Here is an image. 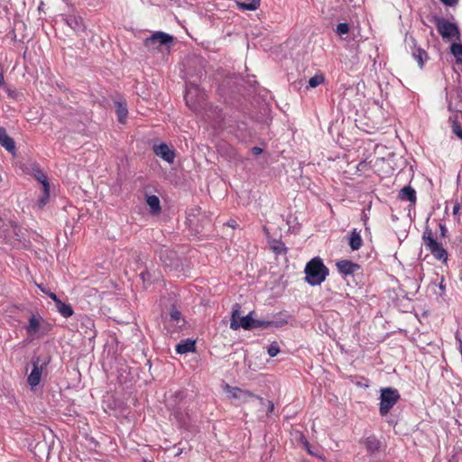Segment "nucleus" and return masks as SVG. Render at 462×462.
I'll list each match as a JSON object with an SVG mask.
<instances>
[{
	"label": "nucleus",
	"instance_id": "1",
	"mask_svg": "<svg viewBox=\"0 0 462 462\" xmlns=\"http://www.w3.org/2000/svg\"><path fill=\"white\" fill-rule=\"evenodd\" d=\"M421 239L426 250L432 254L435 260L441 262L442 263H448V253L443 245L435 238L430 226H425Z\"/></svg>",
	"mask_w": 462,
	"mask_h": 462
},
{
	"label": "nucleus",
	"instance_id": "2",
	"mask_svg": "<svg viewBox=\"0 0 462 462\" xmlns=\"http://www.w3.org/2000/svg\"><path fill=\"white\" fill-rule=\"evenodd\" d=\"M305 280L311 285L321 284L328 275V269L319 257L311 259L305 266Z\"/></svg>",
	"mask_w": 462,
	"mask_h": 462
},
{
	"label": "nucleus",
	"instance_id": "3",
	"mask_svg": "<svg viewBox=\"0 0 462 462\" xmlns=\"http://www.w3.org/2000/svg\"><path fill=\"white\" fill-rule=\"evenodd\" d=\"M401 395L397 389L387 387L381 390L379 412L381 416H386L390 410L398 402Z\"/></svg>",
	"mask_w": 462,
	"mask_h": 462
},
{
	"label": "nucleus",
	"instance_id": "4",
	"mask_svg": "<svg viewBox=\"0 0 462 462\" xmlns=\"http://www.w3.org/2000/svg\"><path fill=\"white\" fill-rule=\"evenodd\" d=\"M240 305L236 303L233 306L232 315L230 319V328L233 330H237L240 328L249 330L254 328V319H253L254 311H251L245 317H240Z\"/></svg>",
	"mask_w": 462,
	"mask_h": 462
},
{
	"label": "nucleus",
	"instance_id": "5",
	"mask_svg": "<svg viewBox=\"0 0 462 462\" xmlns=\"http://www.w3.org/2000/svg\"><path fill=\"white\" fill-rule=\"evenodd\" d=\"M434 22L439 33L444 40H460V32L457 24L439 17H436Z\"/></svg>",
	"mask_w": 462,
	"mask_h": 462
},
{
	"label": "nucleus",
	"instance_id": "6",
	"mask_svg": "<svg viewBox=\"0 0 462 462\" xmlns=\"http://www.w3.org/2000/svg\"><path fill=\"white\" fill-rule=\"evenodd\" d=\"M173 42V37L163 32H153L143 42L144 46L152 51H160L162 46L170 47Z\"/></svg>",
	"mask_w": 462,
	"mask_h": 462
},
{
	"label": "nucleus",
	"instance_id": "7",
	"mask_svg": "<svg viewBox=\"0 0 462 462\" xmlns=\"http://www.w3.org/2000/svg\"><path fill=\"white\" fill-rule=\"evenodd\" d=\"M51 358L47 357L45 360H42L40 356L32 358V369L28 376V383L32 388L37 386L42 379V370L50 363Z\"/></svg>",
	"mask_w": 462,
	"mask_h": 462
},
{
	"label": "nucleus",
	"instance_id": "8",
	"mask_svg": "<svg viewBox=\"0 0 462 462\" xmlns=\"http://www.w3.org/2000/svg\"><path fill=\"white\" fill-rule=\"evenodd\" d=\"M33 176L42 185V194L37 201L39 208H42L48 203L50 199V183L47 176L38 167L33 169Z\"/></svg>",
	"mask_w": 462,
	"mask_h": 462
},
{
	"label": "nucleus",
	"instance_id": "9",
	"mask_svg": "<svg viewBox=\"0 0 462 462\" xmlns=\"http://www.w3.org/2000/svg\"><path fill=\"white\" fill-rule=\"evenodd\" d=\"M225 390L229 393L231 398L237 399L242 402H249L252 399H257L261 403H263V399L262 397L255 395L250 391L243 390L238 387H232L228 384L226 385Z\"/></svg>",
	"mask_w": 462,
	"mask_h": 462
},
{
	"label": "nucleus",
	"instance_id": "10",
	"mask_svg": "<svg viewBox=\"0 0 462 462\" xmlns=\"http://www.w3.org/2000/svg\"><path fill=\"white\" fill-rule=\"evenodd\" d=\"M187 220L191 227H193L196 232H200L199 226L202 228L210 224V219L205 215L202 214L200 208L191 209L188 214Z\"/></svg>",
	"mask_w": 462,
	"mask_h": 462
},
{
	"label": "nucleus",
	"instance_id": "11",
	"mask_svg": "<svg viewBox=\"0 0 462 462\" xmlns=\"http://www.w3.org/2000/svg\"><path fill=\"white\" fill-rule=\"evenodd\" d=\"M336 266L343 275H352L361 268L358 263L349 260H340L337 262Z\"/></svg>",
	"mask_w": 462,
	"mask_h": 462
},
{
	"label": "nucleus",
	"instance_id": "12",
	"mask_svg": "<svg viewBox=\"0 0 462 462\" xmlns=\"http://www.w3.org/2000/svg\"><path fill=\"white\" fill-rule=\"evenodd\" d=\"M153 152L157 156L161 157L162 159H163L165 162H167L169 163H172L174 162L175 153L165 143L154 145Z\"/></svg>",
	"mask_w": 462,
	"mask_h": 462
},
{
	"label": "nucleus",
	"instance_id": "13",
	"mask_svg": "<svg viewBox=\"0 0 462 462\" xmlns=\"http://www.w3.org/2000/svg\"><path fill=\"white\" fill-rule=\"evenodd\" d=\"M0 145L12 154L15 153V143L5 127H0Z\"/></svg>",
	"mask_w": 462,
	"mask_h": 462
},
{
	"label": "nucleus",
	"instance_id": "14",
	"mask_svg": "<svg viewBox=\"0 0 462 462\" xmlns=\"http://www.w3.org/2000/svg\"><path fill=\"white\" fill-rule=\"evenodd\" d=\"M287 324V321L282 319L265 320V319H255L254 323V328H281Z\"/></svg>",
	"mask_w": 462,
	"mask_h": 462
},
{
	"label": "nucleus",
	"instance_id": "15",
	"mask_svg": "<svg viewBox=\"0 0 462 462\" xmlns=\"http://www.w3.org/2000/svg\"><path fill=\"white\" fill-rule=\"evenodd\" d=\"M348 245L352 251H357L363 246V238L361 231L354 228L350 231L348 236Z\"/></svg>",
	"mask_w": 462,
	"mask_h": 462
},
{
	"label": "nucleus",
	"instance_id": "16",
	"mask_svg": "<svg viewBox=\"0 0 462 462\" xmlns=\"http://www.w3.org/2000/svg\"><path fill=\"white\" fill-rule=\"evenodd\" d=\"M42 319L35 315H32L29 319L28 324L25 326V329L29 335H35L39 332L41 328V322Z\"/></svg>",
	"mask_w": 462,
	"mask_h": 462
},
{
	"label": "nucleus",
	"instance_id": "17",
	"mask_svg": "<svg viewBox=\"0 0 462 462\" xmlns=\"http://www.w3.org/2000/svg\"><path fill=\"white\" fill-rule=\"evenodd\" d=\"M66 23L76 32L84 30L83 20L79 16L71 15L65 19Z\"/></svg>",
	"mask_w": 462,
	"mask_h": 462
},
{
	"label": "nucleus",
	"instance_id": "18",
	"mask_svg": "<svg viewBox=\"0 0 462 462\" xmlns=\"http://www.w3.org/2000/svg\"><path fill=\"white\" fill-rule=\"evenodd\" d=\"M399 198L402 200L410 201L412 204L416 202V191L411 186L403 187L399 193Z\"/></svg>",
	"mask_w": 462,
	"mask_h": 462
},
{
	"label": "nucleus",
	"instance_id": "19",
	"mask_svg": "<svg viewBox=\"0 0 462 462\" xmlns=\"http://www.w3.org/2000/svg\"><path fill=\"white\" fill-rule=\"evenodd\" d=\"M364 444L370 454L377 452L381 448V442L374 436L367 437Z\"/></svg>",
	"mask_w": 462,
	"mask_h": 462
},
{
	"label": "nucleus",
	"instance_id": "20",
	"mask_svg": "<svg viewBox=\"0 0 462 462\" xmlns=\"http://www.w3.org/2000/svg\"><path fill=\"white\" fill-rule=\"evenodd\" d=\"M195 347V341L191 339H187L177 345L176 351L178 354H186L189 352H194Z\"/></svg>",
	"mask_w": 462,
	"mask_h": 462
},
{
	"label": "nucleus",
	"instance_id": "21",
	"mask_svg": "<svg viewBox=\"0 0 462 462\" xmlns=\"http://www.w3.org/2000/svg\"><path fill=\"white\" fill-rule=\"evenodd\" d=\"M146 203L150 207L151 213L159 214L161 212L160 199L155 195H150L146 198Z\"/></svg>",
	"mask_w": 462,
	"mask_h": 462
},
{
	"label": "nucleus",
	"instance_id": "22",
	"mask_svg": "<svg viewBox=\"0 0 462 462\" xmlns=\"http://www.w3.org/2000/svg\"><path fill=\"white\" fill-rule=\"evenodd\" d=\"M116 108L118 121L124 124L128 115L126 103L121 101L116 102Z\"/></svg>",
	"mask_w": 462,
	"mask_h": 462
},
{
	"label": "nucleus",
	"instance_id": "23",
	"mask_svg": "<svg viewBox=\"0 0 462 462\" xmlns=\"http://www.w3.org/2000/svg\"><path fill=\"white\" fill-rule=\"evenodd\" d=\"M199 89L196 86L189 87L186 91V95H185L186 103L188 106H189L193 109L197 108L196 104L193 103V97H195V95L199 94Z\"/></svg>",
	"mask_w": 462,
	"mask_h": 462
},
{
	"label": "nucleus",
	"instance_id": "24",
	"mask_svg": "<svg viewBox=\"0 0 462 462\" xmlns=\"http://www.w3.org/2000/svg\"><path fill=\"white\" fill-rule=\"evenodd\" d=\"M57 310L60 312L61 316L64 318L71 317L74 313L70 305L63 302L62 300L59 301L56 305Z\"/></svg>",
	"mask_w": 462,
	"mask_h": 462
},
{
	"label": "nucleus",
	"instance_id": "25",
	"mask_svg": "<svg viewBox=\"0 0 462 462\" xmlns=\"http://www.w3.org/2000/svg\"><path fill=\"white\" fill-rule=\"evenodd\" d=\"M412 56L414 57V59L417 60L420 68H422L423 65H424V60L428 58V54L427 52L420 49V48H417L413 52H412Z\"/></svg>",
	"mask_w": 462,
	"mask_h": 462
},
{
	"label": "nucleus",
	"instance_id": "26",
	"mask_svg": "<svg viewBox=\"0 0 462 462\" xmlns=\"http://www.w3.org/2000/svg\"><path fill=\"white\" fill-rule=\"evenodd\" d=\"M261 0H251L250 3H239L238 5L243 10L254 11L260 5Z\"/></svg>",
	"mask_w": 462,
	"mask_h": 462
},
{
	"label": "nucleus",
	"instance_id": "27",
	"mask_svg": "<svg viewBox=\"0 0 462 462\" xmlns=\"http://www.w3.org/2000/svg\"><path fill=\"white\" fill-rule=\"evenodd\" d=\"M451 52L457 61H462V44L454 42L450 47Z\"/></svg>",
	"mask_w": 462,
	"mask_h": 462
},
{
	"label": "nucleus",
	"instance_id": "28",
	"mask_svg": "<svg viewBox=\"0 0 462 462\" xmlns=\"http://www.w3.org/2000/svg\"><path fill=\"white\" fill-rule=\"evenodd\" d=\"M325 80V78L321 74H317L310 79L309 80V87L310 88H316L319 86L321 83H323Z\"/></svg>",
	"mask_w": 462,
	"mask_h": 462
},
{
	"label": "nucleus",
	"instance_id": "29",
	"mask_svg": "<svg viewBox=\"0 0 462 462\" xmlns=\"http://www.w3.org/2000/svg\"><path fill=\"white\" fill-rule=\"evenodd\" d=\"M450 121L452 123V131L453 133L459 138L462 140V127L460 126V125L457 123V119L454 118H450Z\"/></svg>",
	"mask_w": 462,
	"mask_h": 462
},
{
	"label": "nucleus",
	"instance_id": "30",
	"mask_svg": "<svg viewBox=\"0 0 462 462\" xmlns=\"http://www.w3.org/2000/svg\"><path fill=\"white\" fill-rule=\"evenodd\" d=\"M170 318L171 321L179 323L181 319V313L173 306L170 310Z\"/></svg>",
	"mask_w": 462,
	"mask_h": 462
},
{
	"label": "nucleus",
	"instance_id": "31",
	"mask_svg": "<svg viewBox=\"0 0 462 462\" xmlns=\"http://www.w3.org/2000/svg\"><path fill=\"white\" fill-rule=\"evenodd\" d=\"M267 352L271 357L276 356L278 355V353L280 352V347H279L278 344L276 342H273L269 346Z\"/></svg>",
	"mask_w": 462,
	"mask_h": 462
},
{
	"label": "nucleus",
	"instance_id": "32",
	"mask_svg": "<svg viewBox=\"0 0 462 462\" xmlns=\"http://www.w3.org/2000/svg\"><path fill=\"white\" fill-rule=\"evenodd\" d=\"M336 32L339 35L346 34L349 32V25L346 23H340L337 24Z\"/></svg>",
	"mask_w": 462,
	"mask_h": 462
},
{
	"label": "nucleus",
	"instance_id": "33",
	"mask_svg": "<svg viewBox=\"0 0 462 462\" xmlns=\"http://www.w3.org/2000/svg\"><path fill=\"white\" fill-rule=\"evenodd\" d=\"M273 251L277 254H282L286 252V248L282 243L278 242V244L273 246Z\"/></svg>",
	"mask_w": 462,
	"mask_h": 462
},
{
	"label": "nucleus",
	"instance_id": "34",
	"mask_svg": "<svg viewBox=\"0 0 462 462\" xmlns=\"http://www.w3.org/2000/svg\"><path fill=\"white\" fill-rule=\"evenodd\" d=\"M439 236H440V237L445 238L447 236V234H448V229H447L445 224L439 223Z\"/></svg>",
	"mask_w": 462,
	"mask_h": 462
},
{
	"label": "nucleus",
	"instance_id": "35",
	"mask_svg": "<svg viewBox=\"0 0 462 462\" xmlns=\"http://www.w3.org/2000/svg\"><path fill=\"white\" fill-rule=\"evenodd\" d=\"M3 87L5 88V90H6L7 94H8V96H9L10 97L14 98V99H16V98H17V97H18V93H17L16 91H14V90H12V89L8 88L5 85V86H3Z\"/></svg>",
	"mask_w": 462,
	"mask_h": 462
},
{
	"label": "nucleus",
	"instance_id": "36",
	"mask_svg": "<svg viewBox=\"0 0 462 462\" xmlns=\"http://www.w3.org/2000/svg\"><path fill=\"white\" fill-rule=\"evenodd\" d=\"M361 220L363 221V223H364V225L365 226V229H368V227H367L368 216L365 213V211L362 212V214H361Z\"/></svg>",
	"mask_w": 462,
	"mask_h": 462
},
{
	"label": "nucleus",
	"instance_id": "37",
	"mask_svg": "<svg viewBox=\"0 0 462 462\" xmlns=\"http://www.w3.org/2000/svg\"><path fill=\"white\" fill-rule=\"evenodd\" d=\"M48 296L55 302V305H57L58 302L61 300L54 292L50 291Z\"/></svg>",
	"mask_w": 462,
	"mask_h": 462
},
{
	"label": "nucleus",
	"instance_id": "38",
	"mask_svg": "<svg viewBox=\"0 0 462 462\" xmlns=\"http://www.w3.org/2000/svg\"><path fill=\"white\" fill-rule=\"evenodd\" d=\"M444 5L448 6L455 5L458 0H440Z\"/></svg>",
	"mask_w": 462,
	"mask_h": 462
},
{
	"label": "nucleus",
	"instance_id": "39",
	"mask_svg": "<svg viewBox=\"0 0 462 462\" xmlns=\"http://www.w3.org/2000/svg\"><path fill=\"white\" fill-rule=\"evenodd\" d=\"M252 152L254 154V155H259L263 152V149L260 148V147H257V146H254L252 148Z\"/></svg>",
	"mask_w": 462,
	"mask_h": 462
},
{
	"label": "nucleus",
	"instance_id": "40",
	"mask_svg": "<svg viewBox=\"0 0 462 462\" xmlns=\"http://www.w3.org/2000/svg\"><path fill=\"white\" fill-rule=\"evenodd\" d=\"M38 287L42 292L46 293L47 295L50 292V291H48L42 284H38Z\"/></svg>",
	"mask_w": 462,
	"mask_h": 462
},
{
	"label": "nucleus",
	"instance_id": "41",
	"mask_svg": "<svg viewBox=\"0 0 462 462\" xmlns=\"http://www.w3.org/2000/svg\"><path fill=\"white\" fill-rule=\"evenodd\" d=\"M273 409H274V405H273V402L268 401V410H269V411L273 412Z\"/></svg>",
	"mask_w": 462,
	"mask_h": 462
},
{
	"label": "nucleus",
	"instance_id": "42",
	"mask_svg": "<svg viewBox=\"0 0 462 462\" xmlns=\"http://www.w3.org/2000/svg\"><path fill=\"white\" fill-rule=\"evenodd\" d=\"M459 210V205L458 204H456L454 207H453V214L456 215L457 214Z\"/></svg>",
	"mask_w": 462,
	"mask_h": 462
},
{
	"label": "nucleus",
	"instance_id": "43",
	"mask_svg": "<svg viewBox=\"0 0 462 462\" xmlns=\"http://www.w3.org/2000/svg\"><path fill=\"white\" fill-rule=\"evenodd\" d=\"M227 225L233 228H235L236 226V223L235 220H230L227 222Z\"/></svg>",
	"mask_w": 462,
	"mask_h": 462
},
{
	"label": "nucleus",
	"instance_id": "44",
	"mask_svg": "<svg viewBox=\"0 0 462 462\" xmlns=\"http://www.w3.org/2000/svg\"><path fill=\"white\" fill-rule=\"evenodd\" d=\"M0 86H5V79L2 72H0Z\"/></svg>",
	"mask_w": 462,
	"mask_h": 462
},
{
	"label": "nucleus",
	"instance_id": "45",
	"mask_svg": "<svg viewBox=\"0 0 462 462\" xmlns=\"http://www.w3.org/2000/svg\"><path fill=\"white\" fill-rule=\"evenodd\" d=\"M205 99V93H199V102Z\"/></svg>",
	"mask_w": 462,
	"mask_h": 462
},
{
	"label": "nucleus",
	"instance_id": "46",
	"mask_svg": "<svg viewBox=\"0 0 462 462\" xmlns=\"http://www.w3.org/2000/svg\"><path fill=\"white\" fill-rule=\"evenodd\" d=\"M448 109L452 110V102L450 100L448 101Z\"/></svg>",
	"mask_w": 462,
	"mask_h": 462
},
{
	"label": "nucleus",
	"instance_id": "47",
	"mask_svg": "<svg viewBox=\"0 0 462 462\" xmlns=\"http://www.w3.org/2000/svg\"><path fill=\"white\" fill-rule=\"evenodd\" d=\"M459 348H460V351H461V354H462V341L461 340L459 341Z\"/></svg>",
	"mask_w": 462,
	"mask_h": 462
},
{
	"label": "nucleus",
	"instance_id": "48",
	"mask_svg": "<svg viewBox=\"0 0 462 462\" xmlns=\"http://www.w3.org/2000/svg\"><path fill=\"white\" fill-rule=\"evenodd\" d=\"M140 275H141L142 279H143V280H144L145 273H142Z\"/></svg>",
	"mask_w": 462,
	"mask_h": 462
},
{
	"label": "nucleus",
	"instance_id": "49",
	"mask_svg": "<svg viewBox=\"0 0 462 462\" xmlns=\"http://www.w3.org/2000/svg\"><path fill=\"white\" fill-rule=\"evenodd\" d=\"M180 452H181L180 450H178V452H177L176 456L180 455Z\"/></svg>",
	"mask_w": 462,
	"mask_h": 462
}]
</instances>
